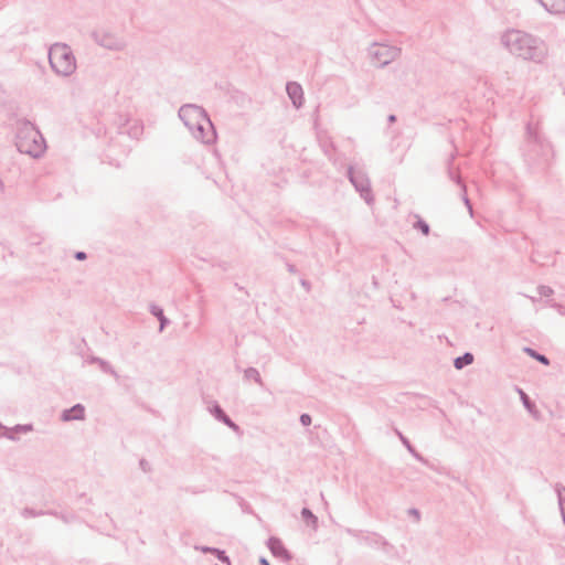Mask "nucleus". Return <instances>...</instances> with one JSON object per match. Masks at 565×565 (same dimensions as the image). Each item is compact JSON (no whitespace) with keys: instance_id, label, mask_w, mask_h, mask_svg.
Here are the masks:
<instances>
[{"instance_id":"nucleus-5","label":"nucleus","mask_w":565,"mask_h":565,"mask_svg":"<svg viewBox=\"0 0 565 565\" xmlns=\"http://www.w3.org/2000/svg\"><path fill=\"white\" fill-rule=\"evenodd\" d=\"M287 92L290 98L292 99L294 105L299 107L303 100L302 88L300 87V85L296 83H290L287 85Z\"/></svg>"},{"instance_id":"nucleus-11","label":"nucleus","mask_w":565,"mask_h":565,"mask_svg":"<svg viewBox=\"0 0 565 565\" xmlns=\"http://www.w3.org/2000/svg\"><path fill=\"white\" fill-rule=\"evenodd\" d=\"M213 552L217 555V557H218L220 559H222V562H223L225 565H230V562H228L227 557H225V556L223 555V553H222V552H220V551H213Z\"/></svg>"},{"instance_id":"nucleus-3","label":"nucleus","mask_w":565,"mask_h":565,"mask_svg":"<svg viewBox=\"0 0 565 565\" xmlns=\"http://www.w3.org/2000/svg\"><path fill=\"white\" fill-rule=\"evenodd\" d=\"M18 147L24 153L39 156L43 151V139L33 126L23 125L18 134Z\"/></svg>"},{"instance_id":"nucleus-13","label":"nucleus","mask_w":565,"mask_h":565,"mask_svg":"<svg viewBox=\"0 0 565 565\" xmlns=\"http://www.w3.org/2000/svg\"><path fill=\"white\" fill-rule=\"evenodd\" d=\"M85 257L86 256H85V254L83 252H79V253L76 254V258L77 259H84Z\"/></svg>"},{"instance_id":"nucleus-2","label":"nucleus","mask_w":565,"mask_h":565,"mask_svg":"<svg viewBox=\"0 0 565 565\" xmlns=\"http://www.w3.org/2000/svg\"><path fill=\"white\" fill-rule=\"evenodd\" d=\"M52 68L61 75H70L76 68V61L71 49L65 44H54L50 50Z\"/></svg>"},{"instance_id":"nucleus-4","label":"nucleus","mask_w":565,"mask_h":565,"mask_svg":"<svg viewBox=\"0 0 565 565\" xmlns=\"http://www.w3.org/2000/svg\"><path fill=\"white\" fill-rule=\"evenodd\" d=\"M374 55L380 65H385L390 62V60L395 57L396 51L387 46L381 45L376 47Z\"/></svg>"},{"instance_id":"nucleus-12","label":"nucleus","mask_w":565,"mask_h":565,"mask_svg":"<svg viewBox=\"0 0 565 565\" xmlns=\"http://www.w3.org/2000/svg\"><path fill=\"white\" fill-rule=\"evenodd\" d=\"M302 514H303L305 516H308V518H313L312 513H311L309 510H307V509H305V510L302 511Z\"/></svg>"},{"instance_id":"nucleus-1","label":"nucleus","mask_w":565,"mask_h":565,"mask_svg":"<svg viewBox=\"0 0 565 565\" xmlns=\"http://www.w3.org/2000/svg\"><path fill=\"white\" fill-rule=\"evenodd\" d=\"M180 117L196 138L202 139L203 141L210 140L212 125L201 108L195 106H184L180 110Z\"/></svg>"},{"instance_id":"nucleus-6","label":"nucleus","mask_w":565,"mask_h":565,"mask_svg":"<svg viewBox=\"0 0 565 565\" xmlns=\"http://www.w3.org/2000/svg\"><path fill=\"white\" fill-rule=\"evenodd\" d=\"M84 407L81 405H76L71 409L64 412L63 420L82 419L84 417Z\"/></svg>"},{"instance_id":"nucleus-7","label":"nucleus","mask_w":565,"mask_h":565,"mask_svg":"<svg viewBox=\"0 0 565 565\" xmlns=\"http://www.w3.org/2000/svg\"><path fill=\"white\" fill-rule=\"evenodd\" d=\"M472 361H473L472 354L466 353L463 356L457 358L455 360V366L460 370L465 365L471 364Z\"/></svg>"},{"instance_id":"nucleus-9","label":"nucleus","mask_w":565,"mask_h":565,"mask_svg":"<svg viewBox=\"0 0 565 565\" xmlns=\"http://www.w3.org/2000/svg\"><path fill=\"white\" fill-rule=\"evenodd\" d=\"M415 226L419 228L424 235H428L429 226L427 223H425L424 221H418Z\"/></svg>"},{"instance_id":"nucleus-10","label":"nucleus","mask_w":565,"mask_h":565,"mask_svg":"<svg viewBox=\"0 0 565 565\" xmlns=\"http://www.w3.org/2000/svg\"><path fill=\"white\" fill-rule=\"evenodd\" d=\"M300 420L303 425L308 426L311 423V417L307 414L301 415Z\"/></svg>"},{"instance_id":"nucleus-14","label":"nucleus","mask_w":565,"mask_h":565,"mask_svg":"<svg viewBox=\"0 0 565 565\" xmlns=\"http://www.w3.org/2000/svg\"><path fill=\"white\" fill-rule=\"evenodd\" d=\"M262 563H263V565H269V564L267 563V561H265V559H263V561H262Z\"/></svg>"},{"instance_id":"nucleus-8","label":"nucleus","mask_w":565,"mask_h":565,"mask_svg":"<svg viewBox=\"0 0 565 565\" xmlns=\"http://www.w3.org/2000/svg\"><path fill=\"white\" fill-rule=\"evenodd\" d=\"M526 352L535 358L537 361L542 362L543 364L547 365L548 364V360L544 356V355H540V354H536L533 350L531 349H526Z\"/></svg>"}]
</instances>
